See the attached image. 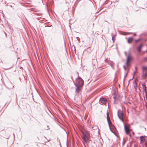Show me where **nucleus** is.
Listing matches in <instances>:
<instances>
[{
	"label": "nucleus",
	"mask_w": 147,
	"mask_h": 147,
	"mask_svg": "<svg viewBox=\"0 0 147 147\" xmlns=\"http://www.w3.org/2000/svg\"><path fill=\"white\" fill-rule=\"evenodd\" d=\"M84 84V81L80 77H78L76 80L75 86L76 87V91L77 92H79Z\"/></svg>",
	"instance_id": "obj_1"
},
{
	"label": "nucleus",
	"mask_w": 147,
	"mask_h": 147,
	"mask_svg": "<svg viewBox=\"0 0 147 147\" xmlns=\"http://www.w3.org/2000/svg\"><path fill=\"white\" fill-rule=\"evenodd\" d=\"M82 138L83 140V143H87L89 141L90 136L88 132L86 130L82 131Z\"/></svg>",
	"instance_id": "obj_2"
},
{
	"label": "nucleus",
	"mask_w": 147,
	"mask_h": 147,
	"mask_svg": "<svg viewBox=\"0 0 147 147\" xmlns=\"http://www.w3.org/2000/svg\"><path fill=\"white\" fill-rule=\"evenodd\" d=\"M125 55L127 56V59H126V65L127 67L129 66V61H131L132 59V57L130 53V52H129L128 54L127 55L126 52H124Z\"/></svg>",
	"instance_id": "obj_3"
},
{
	"label": "nucleus",
	"mask_w": 147,
	"mask_h": 147,
	"mask_svg": "<svg viewBox=\"0 0 147 147\" xmlns=\"http://www.w3.org/2000/svg\"><path fill=\"white\" fill-rule=\"evenodd\" d=\"M124 126L126 133L128 135L130 131V125L128 124L125 123Z\"/></svg>",
	"instance_id": "obj_4"
},
{
	"label": "nucleus",
	"mask_w": 147,
	"mask_h": 147,
	"mask_svg": "<svg viewBox=\"0 0 147 147\" xmlns=\"http://www.w3.org/2000/svg\"><path fill=\"white\" fill-rule=\"evenodd\" d=\"M117 115L119 118L122 121V122H123V113L122 111L120 110L118 111Z\"/></svg>",
	"instance_id": "obj_5"
},
{
	"label": "nucleus",
	"mask_w": 147,
	"mask_h": 147,
	"mask_svg": "<svg viewBox=\"0 0 147 147\" xmlns=\"http://www.w3.org/2000/svg\"><path fill=\"white\" fill-rule=\"evenodd\" d=\"M105 62L108 63L110 65L112 68L113 67L114 65V64L113 61H110L107 59H105Z\"/></svg>",
	"instance_id": "obj_6"
},
{
	"label": "nucleus",
	"mask_w": 147,
	"mask_h": 147,
	"mask_svg": "<svg viewBox=\"0 0 147 147\" xmlns=\"http://www.w3.org/2000/svg\"><path fill=\"white\" fill-rule=\"evenodd\" d=\"M7 88L9 89H12L14 88V86L12 84L10 83L7 85Z\"/></svg>",
	"instance_id": "obj_7"
},
{
	"label": "nucleus",
	"mask_w": 147,
	"mask_h": 147,
	"mask_svg": "<svg viewBox=\"0 0 147 147\" xmlns=\"http://www.w3.org/2000/svg\"><path fill=\"white\" fill-rule=\"evenodd\" d=\"M143 46V45L142 44H141L137 48V50L139 52H140L141 49L142 47Z\"/></svg>",
	"instance_id": "obj_8"
},
{
	"label": "nucleus",
	"mask_w": 147,
	"mask_h": 147,
	"mask_svg": "<svg viewBox=\"0 0 147 147\" xmlns=\"http://www.w3.org/2000/svg\"><path fill=\"white\" fill-rule=\"evenodd\" d=\"M100 101L102 103L104 104L107 102V100L106 98H102L100 99Z\"/></svg>",
	"instance_id": "obj_9"
},
{
	"label": "nucleus",
	"mask_w": 147,
	"mask_h": 147,
	"mask_svg": "<svg viewBox=\"0 0 147 147\" xmlns=\"http://www.w3.org/2000/svg\"><path fill=\"white\" fill-rule=\"evenodd\" d=\"M107 120L109 124V127H110V123H111V121L109 116L108 115V112H107Z\"/></svg>",
	"instance_id": "obj_10"
},
{
	"label": "nucleus",
	"mask_w": 147,
	"mask_h": 147,
	"mask_svg": "<svg viewBox=\"0 0 147 147\" xmlns=\"http://www.w3.org/2000/svg\"><path fill=\"white\" fill-rule=\"evenodd\" d=\"M140 143L141 144L144 143V141H145V139L144 137L143 136H141L140 138Z\"/></svg>",
	"instance_id": "obj_11"
},
{
	"label": "nucleus",
	"mask_w": 147,
	"mask_h": 147,
	"mask_svg": "<svg viewBox=\"0 0 147 147\" xmlns=\"http://www.w3.org/2000/svg\"><path fill=\"white\" fill-rule=\"evenodd\" d=\"M133 38L132 37H129L127 39V42L128 43H130L133 40Z\"/></svg>",
	"instance_id": "obj_12"
},
{
	"label": "nucleus",
	"mask_w": 147,
	"mask_h": 147,
	"mask_svg": "<svg viewBox=\"0 0 147 147\" xmlns=\"http://www.w3.org/2000/svg\"><path fill=\"white\" fill-rule=\"evenodd\" d=\"M142 86H143V89L144 90V91L145 92V93H146V92H147L146 91V87L144 84H142Z\"/></svg>",
	"instance_id": "obj_13"
},
{
	"label": "nucleus",
	"mask_w": 147,
	"mask_h": 147,
	"mask_svg": "<svg viewBox=\"0 0 147 147\" xmlns=\"http://www.w3.org/2000/svg\"><path fill=\"white\" fill-rule=\"evenodd\" d=\"M147 76V72H146V73H145L144 75V76L143 77L144 79L145 78H146Z\"/></svg>",
	"instance_id": "obj_14"
},
{
	"label": "nucleus",
	"mask_w": 147,
	"mask_h": 147,
	"mask_svg": "<svg viewBox=\"0 0 147 147\" xmlns=\"http://www.w3.org/2000/svg\"><path fill=\"white\" fill-rule=\"evenodd\" d=\"M147 69V67L146 66H144L143 67V69L144 70H146Z\"/></svg>",
	"instance_id": "obj_15"
},
{
	"label": "nucleus",
	"mask_w": 147,
	"mask_h": 147,
	"mask_svg": "<svg viewBox=\"0 0 147 147\" xmlns=\"http://www.w3.org/2000/svg\"><path fill=\"white\" fill-rule=\"evenodd\" d=\"M132 33H130V32H127V33H126V34H125V35H127V34H131Z\"/></svg>",
	"instance_id": "obj_16"
},
{
	"label": "nucleus",
	"mask_w": 147,
	"mask_h": 147,
	"mask_svg": "<svg viewBox=\"0 0 147 147\" xmlns=\"http://www.w3.org/2000/svg\"><path fill=\"white\" fill-rule=\"evenodd\" d=\"M145 94H146V100H147V92H146V93H145Z\"/></svg>",
	"instance_id": "obj_17"
},
{
	"label": "nucleus",
	"mask_w": 147,
	"mask_h": 147,
	"mask_svg": "<svg viewBox=\"0 0 147 147\" xmlns=\"http://www.w3.org/2000/svg\"><path fill=\"white\" fill-rule=\"evenodd\" d=\"M140 40V39H137V40H135V41L137 42H138V41H139V40Z\"/></svg>",
	"instance_id": "obj_18"
},
{
	"label": "nucleus",
	"mask_w": 147,
	"mask_h": 147,
	"mask_svg": "<svg viewBox=\"0 0 147 147\" xmlns=\"http://www.w3.org/2000/svg\"><path fill=\"white\" fill-rule=\"evenodd\" d=\"M123 67H124V69L125 70H126V68H125V66H123Z\"/></svg>",
	"instance_id": "obj_19"
},
{
	"label": "nucleus",
	"mask_w": 147,
	"mask_h": 147,
	"mask_svg": "<svg viewBox=\"0 0 147 147\" xmlns=\"http://www.w3.org/2000/svg\"><path fill=\"white\" fill-rule=\"evenodd\" d=\"M112 40H113V42H114V39H113V37H112Z\"/></svg>",
	"instance_id": "obj_20"
},
{
	"label": "nucleus",
	"mask_w": 147,
	"mask_h": 147,
	"mask_svg": "<svg viewBox=\"0 0 147 147\" xmlns=\"http://www.w3.org/2000/svg\"><path fill=\"white\" fill-rule=\"evenodd\" d=\"M146 105H147V102H146Z\"/></svg>",
	"instance_id": "obj_21"
},
{
	"label": "nucleus",
	"mask_w": 147,
	"mask_h": 147,
	"mask_svg": "<svg viewBox=\"0 0 147 147\" xmlns=\"http://www.w3.org/2000/svg\"><path fill=\"white\" fill-rule=\"evenodd\" d=\"M136 34H134V36H136Z\"/></svg>",
	"instance_id": "obj_22"
},
{
	"label": "nucleus",
	"mask_w": 147,
	"mask_h": 147,
	"mask_svg": "<svg viewBox=\"0 0 147 147\" xmlns=\"http://www.w3.org/2000/svg\"><path fill=\"white\" fill-rule=\"evenodd\" d=\"M146 143V146H147V144L146 143V142L145 143Z\"/></svg>",
	"instance_id": "obj_23"
},
{
	"label": "nucleus",
	"mask_w": 147,
	"mask_h": 147,
	"mask_svg": "<svg viewBox=\"0 0 147 147\" xmlns=\"http://www.w3.org/2000/svg\"><path fill=\"white\" fill-rule=\"evenodd\" d=\"M146 109H147V105H146Z\"/></svg>",
	"instance_id": "obj_24"
},
{
	"label": "nucleus",
	"mask_w": 147,
	"mask_h": 147,
	"mask_svg": "<svg viewBox=\"0 0 147 147\" xmlns=\"http://www.w3.org/2000/svg\"><path fill=\"white\" fill-rule=\"evenodd\" d=\"M146 60H147V57L146 58Z\"/></svg>",
	"instance_id": "obj_25"
}]
</instances>
